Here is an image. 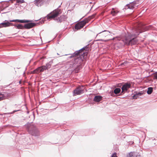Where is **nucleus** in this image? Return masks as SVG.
<instances>
[{
	"mask_svg": "<svg viewBox=\"0 0 157 157\" xmlns=\"http://www.w3.org/2000/svg\"><path fill=\"white\" fill-rule=\"evenodd\" d=\"M41 1V0H35V4L36 5H37V4L38 2H40Z\"/></svg>",
	"mask_w": 157,
	"mask_h": 157,
	"instance_id": "nucleus-28",
	"label": "nucleus"
},
{
	"mask_svg": "<svg viewBox=\"0 0 157 157\" xmlns=\"http://www.w3.org/2000/svg\"><path fill=\"white\" fill-rule=\"evenodd\" d=\"M134 152H131L127 154L126 157H135L136 155H135Z\"/></svg>",
	"mask_w": 157,
	"mask_h": 157,
	"instance_id": "nucleus-20",
	"label": "nucleus"
},
{
	"mask_svg": "<svg viewBox=\"0 0 157 157\" xmlns=\"http://www.w3.org/2000/svg\"><path fill=\"white\" fill-rule=\"evenodd\" d=\"M20 111V110H15L13 111L12 112H11L10 113H8L9 114H12L14 113H15L16 112L18 111Z\"/></svg>",
	"mask_w": 157,
	"mask_h": 157,
	"instance_id": "nucleus-26",
	"label": "nucleus"
},
{
	"mask_svg": "<svg viewBox=\"0 0 157 157\" xmlns=\"http://www.w3.org/2000/svg\"><path fill=\"white\" fill-rule=\"evenodd\" d=\"M9 22H17V19L10 20Z\"/></svg>",
	"mask_w": 157,
	"mask_h": 157,
	"instance_id": "nucleus-31",
	"label": "nucleus"
},
{
	"mask_svg": "<svg viewBox=\"0 0 157 157\" xmlns=\"http://www.w3.org/2000/svg\"><path fill=\"white\" fill-rule=\"evenodd\" d=\"M69 58H74V64L80 63L82 61L80 55H79L78 53L76 51L74 53L71 54V56H69Z\"/></svg>",
	"mask_w": 157,
	"mask_h": 157,
	"instance_id": "nucleus-4",
	"label": "nucleus"
},
{
	"mask_svg": "<svg viewBox=\"0 0 157 157\" xmlns=\"http://www.w3.org/2000/svg\"><path fill=\"white\" fill-rule=\"evenodd\" d=\"M29 130V133L33 136H38L40 135L39 132L37 128L33 125H30Z\"/></svg>",
	"mask_w": 157,
	"mask_h": 157,
	"instance_id": "nucleus-5",
	"label": "nucleus"
},
{
	"mask_svg": "<svg viewBox=\"0 0 157 157\" xmlns=\"http://www.w3.org/2000/svg\"><path fill=\"white\" fill-rule=\"evenodd\" d=\"M89 45V44H88V45L84 46V47L82 48L79 50L77 51V52L78 53V54H79V55H80V53H81V52H82L83 50H85L86 51H87L88 50Z\"/></svg>",
	"mask_w": 157,
	"mask_h": 157,
	"instance_id": "nucleus-14",
	"label": "nucleus"
},
{
	"mask_svg": "<svg viewBox=\"0 0 157 157\" xmlns=\"http://www.w3.org/2000/svg\"><path fill=\"white\" fill-rule=\"evenodd\" d=\"M75 70V71L76 72H78V68H76Z\"/></svg>",
	"mask_w": 157,
	"mask_h": 157,
	"instance_id": "nucleus-34",
	"label": "nucleus"
},
{
	"mask_svg": "<svg viewBox=\"0 0 157 157\" xmlns=\"http://www.w3.org/2000/svg\"><path fill=\"white\" fill-rule=\"evenodd\" d=\"M9 94L6 92H0V101L7 98Z\"/></svg>",
	"mask_w": 157,
	"mask_h": 157,
	"instance_id": "nucleus-12",
	"label": "nucleus"
},
{
	"mask_svg": "<svg viewBox=\"0 0 157 157\" xmlns=\"http://www.w3.org/2000/svg\"><path fill=\"white\" fill-rule=\"evenodd\" d=\"M12 26H14L16 27L17 29H23L24 28V26H23L21 24H19L17 25L12 24Z\"/></svg>",
	"mask_w": 157,
	"mask_h": 157,
	"instance_id": "nucleus-19",
	"label": "nucleus"
},
{
	"mask_svg": "<svg viewBox=\"0 0 157 157\" xmlns=\"http://www.w3.org/2000/svg\"><path fill=\"white\" fill-rule=\"evenodd\" d=\"M124 63H125L124 62V63H122L121 64V66H122L123 65H124Z\"/></svg>",
	"mask_w": 157,
	"mask_h": 157,
	"instance_id": "nucleus-35",
	"label": "nucleus"
},
{
	"mask_svg": "<svg viewBox=\"0 0 157 157\" xmlns=\"http://www.w3.org/2000/svg\"><path fill=\"white\" fill-rule=\"evenodd\" d=\"M134 8V5H133L132 4H128L126 5L124 8V9H130L133 10Z\"/></svg>",
	"mask_w": 157,
	"mask_h": 157,
	"instance_id": "nucleus-16",
	"label": "nucleus"
},
{
	"mask_svg": "<svg viewBox=\"0 0 157 157\" xmlns=\"http://www.w3.org/2000/svg\"><path fill=\"white\" fill-rule=\"evenodd\" d=\"M57 54L58 55H59V54L58 53H57Z\"/></svg>",
	"mask_w": 157,
	"mask_h": 157,
	"instance_id": "nucleus-37",
	"label": "nucleus"
},
{
	"mask_svg": "<svg viewBox=\"0 0 157 157\" xmlns=\"http://www.w3.org/2000/svg\"><path fill=\"white\" fill-rule=\"evenodd\" d=\"M36 25V24L35 23L30 22L25 24L24 25V27L25 29H29L35 26Z\"/></svg>",
	"mask_w": 157,
	"mask_h": 157,
	"instance_id": "nucleus-11",
	"label": "nucleus"
},
{
	"mask_svg": "<svg viewBox=\"0 0 157 157\" xmlns=\"http://www.w3.org/2000/svg\"><path fill=\"white\" fill-rule=\"evenodd\" d=\"M38 20H35V21H38Z\"/></svg>",
	"mask_w": 157,
	"mask_h": 157,
	"instance_id": "nucleus-36",
	"label": "nucleus"
},
{
	"mask_svg": "<svg viewBox=\"0 0 157 157\" xmlns=\"http://www.w3.org/2000/svg\"><path fill=\"white\" fill-rule=\"evenodd\" d=\"M134 32L135 33H128L126 34L124 40L123 41L124 44L134 45L137 43V40L136 38L139 33L143 32L141 28H135Z\"/></svg>",
	"mask_w": 157,
	"mask_h": 157,
	"instance_id": "nucleus-1",
	"label": "nucleus"
},
{
	"mask_svg": "<svg viewBox=\"0 0 157 157\" xmlns=\"http://www.w3.org/2000/svg\"><path fill=\"white\" fill-rule=\"evenodd\" d=\"M116 153H114L111 156V157H117L116 155Z\"/></svg>",
	"mask_w": 157,
	"mask_h": 157,
	"instance_id": "nucleus-30",
	"label": "nucleus"
},
{
	"mask_svg": "<svg viewBox=\"0 0 157 157\" xmlns=\"http://www.w3.org/2000/svg\"><path fill=\"white\" fill-rule=\"evenodd\" d=\"M110 32L107 30H104L98 33L96 36L103 38L109 35Z\"/></svg>",
	"mask_w": 157,
	"mask_h": 157,
	"instance_id": "nucleus-8",
	"label": "nucleus"
},
{
	"mask_svg": "<svg viewBox=\"0 0 157 157\" xmlns=\"http://www.w3.org/2000/svg\"><path fill=\"white\" fill-rule=\"evenodd\" d=\"M144 93L143 91L136 93L132 96L133 99H136L142 95Z\"/></svg>",
	"mask_w": 157,
	"mask_h": 157,
	"instance_id": "nucleus-13",
	"label": "nucleus"
},
{
	"mask_svg": "<svg viewBox=\"0 0 157 157\" xmlns=\"http://www.w3.org/2000/svg\"><path fill=\"white\" fill-rule=\"evenodd\" d=\"M56 20L57 22L61 23L62 21V19L59 17L56 19Z\"/></svg>",
	"mask_w": 157,
	"mask_h": 157,
	"instance_id": "nucleus-24",
	"label": "nucleus"
},
{
	"mask_svg": "<svg viewBox=\"0 0 157 157\" xmlns=\"http://www.w3.org/2000/svg\"><path fill=\"white\" fill-rule=\"evenodd\" d=\"M87 22H88V21L86 20H83L81 21L79 23L76 25L75 28L77 30L83 28Z\"/></svg>",
	"mask_w": 157,
	"mask_h": 157,
	"instance_id": "nucleus-7",
	"label": "nucleus"
},
{
	"mask_svg": "<svg viewBox=\"0 0 157 157\" xmlns=\"http://www.w3.org/2000/svg\"><path fill=\"white\" fill-rule=\"evenodd\" d=\"M102 99V97L101 96H95L94 101L96 102H99Z\"/></svg>",
	"mask_w": 157,
	"mask_h": 157,
	"instance_id": "nucleus-15",
	"label": "nucleus"
},
{
	"mask_svg": "<svg viewBox=\"0 0 157 157\" xmlns=\"http://www.w3.org/2000/svg\"><path fill=\"white\" fill-rule=\"evenodd\" d=\"M33 20H18L17 19V22L21 23H27L29 22H33Z\"/></svg>",
	"mask_w": 157,
	"mask_h": 157,
	"instance_id": "nucleus-17",
	"label": "nucleus"
},
{
	"mask_svg": "<svg viewBox=\"0 0 157 157\" xmlns=\"http://www.w3.org/2000/svg\"><path fill=\"white\" fill-rule=\"evenodd\" d=\"M84 93L83 86L78 87L75 89L73 91V95L74 96L80 95Z\"/></svg>",
	"mask_w": 157,
	"mask_h": 157,
	"instance_id": "nucleus-9",
	"label": "nucleus"
},
{
	"mask_svg": "<svg viewBox=\"0 0 157 157\" xmlns=\"http://www.w3.org/2000/svg\"><path fill=\"white\" fill-rule=\"evenodd\" d=\"M12 24L7 20H5L3 22L0 23V28L2 27H6L12 26Z\"/></svg>",
	"mask_w": 157,
	"mask_h": 157,
	"instance_id": "nucleus-10",
	"label": "nucleus"
},
{
	"mask_svg": "<svg viewBox=\"0 0 157 157\" xmlns=\"http://www.w3.org/2000/svg\"><path fill=\"white\" fill-rule=\"evenodd\" d=\"M121 91V89L119 88H115L114 90V93L115 94H117L120 93Z\"/></svg>",
	"mask_w": 157,
	"mask_h": 157,
	"instance_id": "nucleus-22",
	"label": "nucleus"
},
{
	"mask_svg": "<svg viewBox=\"0 0 157 157\" xmlns=\"http://www.w3.org/2000/svg\"><path fill=\"white\" fill-rule=\"evenodd\" d=\"M95 15H96V14H93L91 16L89 17L88 20H86L87 21H88V20H91V19H92L94 18L95 17Z\"/></svg>",
	"mask_w": 157,
	"mask_h": 157,
	"instance_id": "nucleus-23",
	"label": "nucleus"
},
{
	"mask_svg": "<svg viewBox=\"0 0 157 157\" xmlns=\"http://www.w3.org/2000/svg\"><path fill=\"white\" fill-rule=\"evenodd\" d=\"M154 140H155L156 141V142H154V144H157V140H155V139H154L153 140V141Z\"/></svg>",
	"mask_w": 157,
	"mask_h": 157,
	"instance_id": "nucleus-32",
	"label": "nucleus"
},
{
	"mask_svg": "<svg viewBox=\"0 0 157 157\" xmlns=\"http://www.w3.org/2000/svg\"><path fill=\"white\" fill-rule=\"evenodd\" d=\"M153 88L152 87H149L147 89V93L148 94H150L153 91Z\"/></svg>",
	"mask_w": 157,
	"mask_h": 157,
	"instance_id": "nucleus-21",
	"label": "nucleus"
},
{
	"mask_svg": "<svg viewBox=\"0 0 157 157\" xmlns=\"http://www.w3.org/2000/svg\"><path fill=\"white\" fill-rule=\"evenodd\" d=\"M118 12V11L115 10L113 8L112 9L111 11V13L113 16H116Z\"/></svg>",
	"mask_w": 157,
	"mask_h": 157,
	"instance_id": "nucleus-18",
	"label": "nucleus"
},
{
	"mask_svg": "<svg viewBox=\"0 0 157 157\" xmlns=\"http://www.w3.org/2000/svg\"><path fill=\"white\" fill-rule=\"evenodd\" d=\"M25 2L24 0H17V2L19 4H21Z\"/></svg>",
	"mask_w": 157,
	"mask_h": 157,
	"instance_id": "nucleus-25",
	"label": "nucleus"
},
{
	"mask_svg": "<svg viewBox=\"0 0 157 157\" xmlns=\"http://www.w3.org/2000/svg\"><path fill=\"white\" fill-rule=\"evenodd\" d=\"M61 7V5L59 6L57 8L54 10L46 16L47 19L50 20L52 18H54L60 14L62 13L61 9H59Z\"/></svg>",
	"mask_w": 157,
	"mask_h": 157,
	"instance_id": "nucleus-3",
	"label": "nucleus"
},
{
	"mask_svg": "<svg viewBox=\"0 0 157 157\" xmlns=\"http://www.w3.org/2000/svg\"><path fill=\"white\" fill-rule=\"evenodd\" d=\"M83 54H84V56H83V58H84V57L85 55L86 56L87 53H86V52H83Z\"/></svg>",
	"mask_w": 157,
	"mask_h": 157,
	"instance_id": "nucleus-33",
	"label": "nucleus"
},
{
	"mask_svg": "<svg viewBox=\"0 0 157 157\" xmlns=\"http://www.w3.org/2000/svg\"><path fill=\"white\" fill-rule=\"evenodd\" d=\"M131 87V84L130 83L126 82L123 85L121 89L122 91L121 93V94L122 95L125 92H126L128 89Z\"/></svg>",
	"mask_w": 157,
	"mask_h": 157,
	"instance_id": "nucleus-6",
	"label": "nucleus"
},
{
	"mask_svg": "<svg viewBox=\"0 0 157 157\" xmlns=\"http://www.w3.org/2000/svg\"><path fill=\"white\" fill-rule=\"evenodd\" d=\"M65 16L64 15H62L60 16L59 17L62 19V21L64 20L65 18Z\"/></svg>",
	"mask_w": 157,
	"mask_h": 157,
	"instance_id": "nucleus-27",
	"label": "nucleus"
},
{
	"mask_svg": "<svg viewBox=\"0 0 157 157\" xmlns=\"http://www.w3.org/2000/svg\"><path fill=\"white\" fill-rule=\"evenodd\" d=\"M52 63V61H51L47 63L45 66H42L41 67H39L31 71V73L33 74L38 73L39 72L44 71L45 70H48L51 67Z\"/></svg>",
	"mask_w": 157,
	"mask_h": 157,
	"instance_id": "nucleus-2",
	"label": "nucleus"
},
{
	"mask_svg": "<svg viewBox=\"0 0 157 157\" xmlns=\"http://www.w3.org/2000/svg\"><path fill=\"white\" fill-rule=\"evenodd\" d=\"M154 77L155 79L157 80V72L155 73L154 74Z\"/></svg>",
	"mask_w": 157,
	"mask_h": 157,
	"instance_id": "nucleus-29",
	"label": "nucleus"
}]
</instances>
